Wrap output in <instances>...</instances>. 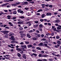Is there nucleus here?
<instances>
[{"mask_svg": "<svg viewBox=\"0 0 61 61\" xmlns=\"http://www.w3.org/2000/svg\"><path fill=\"white\" fill-rule=\"evenodd\" d=\"M32 39L33 40H36L37 39V38L34 37L32 38Z\"/></svg>", "mask_w": 61, "mask_h": 61, "instance_id": "obj_17", "label": "nucleus"}, {"mask_svg": "<svg viewBox=\"0 0 61 61\" xmlns=\"http://www.w3.org/2000/svg\"><path fill=\"white\" fill-rule=\"evenodd\" d=\"M23 33V31H20V32L19 33L20 34H21V33Z\"/></svg>", "mask_w": 61, "mask_h": 61, "instance_id": "obj_57", "label": "nucleus"}, {"mask_svg": "<svg viewBox=\"0 0 61 61\" xmlns=\"http://www.w3.org/2000/svg\"><path fill=\"white\" fill-rule=\"evenodd\" d=\"M27 36L29 38H31V36L30 35V34L29 33H27Z\"/></svg>", "mask_w": 61, "mask_h": 61, "instance_id": "obj_5", "label": "nucleus"}, {"mask_svg": "<svg viewBox=\"0 0 61 61\" xmlns=\"http://www.w3.org/2000/svg\"><path fill=\"white\" fill-rule=\"evenodd\" d=\"M36 49H38V50H41L42 49L38 47H37L36 48Z\"/></svg>", "mask_w": 61, "mask_h": 61, "instance_id": "obj_12", "label": "nucleus"}, {"mask_svg": "<svg viewBox=\"0 0 61 61\" xmlns=\"http://www.w3.org/2000/svg\"><path fill=\"white\" fill-rule=\"evenodd\" d=\"M1 13H0L1 14V15H2V14H6V13H4L2 12L1 11Z\"/></svg>", "mask_w": 61, "mask_h": 61, "instance_id": "obj_36", "label": "nucleus"}, {"mask_svg": "<svg viewBox=\"0 0 61 61\" xmlns=\"http://www.w3.org/2000/svg\"><path fill=\"white\" fill-rule=\"evenodd\" d=\"M19 18H21V19H25V17H24V16H21Z\"/></svg>", "mask_w": 61, "mask_h": 61, "instance_id": "obj_7", "label": "nucleus"}, {"mask_svg": "<svg viewBox=\"0 0 61 61\" xmlns=\"http://www.w3.org/2000/svg\"><path fill=\"white\" fill-rule=\"evenodd\" d=\"M40 15V14L39 13H37L36 14V15Z\"/></svg>", "mask_w": 61, "mask_h": 61, "instance_id": "obj_42", "label": "nucleus"}, {"mask_svg": "<svg viewBox=\"0 0 61 61\" xmlns=\"http://www.w3.org/2000/svg\"><path fill=\"white\" fill-rule=\"evenodd\" d=\"M24 48H26L27 47H26V45H24Z\"/></svg>", "mask_w": 61, "mask_h": 61, "instance_id": "obj_45", "label": "nucleus"}, {"mask_svg": "<svg viewBox=\"0 0 61 61\" xmlns=\"http://www.w3.org/2000/svg\"><path fill=\"white\" fill-rule=\"evenodd\" d=\"M10 45L11 46H12V47L14 46V45H13V44H10Z\"/></svg>", "mask_w": 61, "mask_h": 61, "instance_id": "obj_62", "label": "nucleus"}, {"mask_svg": "<svg viewBox=\"0 0 61 61\" xmlns=\"http://www.w3.org/2000/svg\"><path fill=\"white\" fill-rule=\"evenodd\" d=\"M41 5H42V7L43 8H44L45 7V4H42Z\"/></svg>", "mask_w": 61, "mask_h": 61, "instance_id": "obj_22", "label": "nucleus"}, {"mask_svg": "<svg viewBox=\"0 0 61 61\" xmlns=\"http://www.w3.org/2000/svg\"><path fill=\"white\" fill-rule=\"evenodd\" d=\"M21 11V9H19V10H18L17 11L19 13H20V12Z\"/></svg>", "mask_w": 61, "mask_h": 61, "instance_id": "obj_33", "label": "nucleus"}, {"mask_svg": "<svg viewBox=\"0 0 61 61\" xmlns=\"http://www.w3.org/2000/svg\"><path fill=\"white\" fill-rule=\"evenodd\" d=\"M17 55L18 57H21V55L19 53H17Z\"/></svg>", "mask_w": 61, "mask_h": 61, "instance_id": "obj_14", "label": "nucleus"}, {"mask_svg": "<svg viewBox=\"0 0 61 61\" xmlns=\"http://www.w3.org/2000/svg\"><path fill=\"white\" fill-rule=\"evenodd\" d=\"M60 22V20H57L55 21V23H59Z\"/></svg>", "mask_w": 61, "mask_h": 61, "instance_id": "obj_11", "label": "nucleus"}, {"mask_svg": "<svg viewBox=\"0 0 61 61\" xmlns=\"http://www.w3.org/2000/svg\"><path fill=\"white\" fill-rule=\"evenodd\" d=\"M54 47H56V48H57L58 47V46L57 45H55L54 46Z\"/></svg>", "mask_w": 61, "mask_h": 61, "instance_id": "obj_56", "label": "nucleus"}, {"mask_svg": "<svg viewBox=\"0 0 61 61\" xmlns=\"http://www.w3.org/2000/svg\"><path fill=\"white\" fill-rule=\"evenodd\" d=\"M14 38V36H11V38H10V39L11 40H12V41H15V39Z\"/></svg>", "mask_w": 61, "mask_h": 61, "instance_id": "obj_1", "label": "nucleus"}, {"mask_svg": "<svg viewBox=\"0 0 61 61\" xmlns=\"http://www.w3.org/2000/svg\"><path fill=\"white\" fill-rule=\"evenodd\" d=\"M13 13V14H16V13H17L16 12V11H14Z\"/></svg>", "mask_w": 61, "mask_h": 61, "instance_id": "obj_32", "label": "nucleus"}, {"mask_svg": "<svg viewBox=\"0 0 61 61\" xmlns=\"http://www.w3.org/2000/svg\"><path fill=\"white\" fill-rule=\"evenodd\" d=\"M56 28H55L53 29V30L54 31H56Z\"/></svg>", "mask_w": 61, "mask_h": 61, "instance_id": "obj_50", "label": "nucleus"}, {"mask_svg": "<svg viewBox=\"0 0 61 61\" xmlns=\"http://www.w3.org/2000/svg\"><path fill=\"white\" fill-rule=\"evenodd\" d=\"M41 36L42 37H43L44 36V34H42L41 35Z\"/></svg>", "mask_w": 61, "mask_h": 61, "instance_id": "obj_49", "label": "nucleus"}, {"mask_svg": "<svg viewBox=\"0 0 61 61\" xmlns=\"http://www.w3.org/2000/svg\"><path fill=\"white\" fill-rule=\"evenodd\" d=\"M52 5H50L49 6V7H52Z\"/></svg>", "mask_w": 61, "mask_h": 61, "instance_id": "obj_64", "label": "nucleus"}, {"mask_svg": "<svg viewBox=\"0 0 61 61\" xmlns=\"http://www.w3.org/2000/svg\"><path fill=\"white\" fill-rule=\"evenodd\" d=\"M46 16V15L44 14H42L41 15V17L42 18H44V17Z\"/></svg>", "mask_w": 61, "mask_h": 61, "instance_id": "obj_18", "label": "nucleus"}, {"mask_svg": "<svg viewBox=\"0 0 61 61\" xmlns=\"http://www.w3.org/2000/svg\"><path fill=\"white\" fill-rule=\"evenodd\" d=\"M57 29H58L59 30H60V29H61V28L59 27H57Z\"/></svg>", "mask_w": 61, "mask_h": 61, "instance_id": "obj_25", "label": "nucleus"}, {"mask_svg": "<svg viewBox=\"0 0 61 61\" xmlns=\"http://www.w3.org/2000/svg\"><path fill=\"white\" fill-rule=\"evenodd\" d=\"M33 30H30V31H29L28 32L30 33H32V32H33Z\"/></svg>", "mask_w": 61, "mask_h": 61, "instance_id": "obj_28", "label": "nucleus"}, {"mask_svg": "<svg viewBox=\"0 0 61 61\" xmlns=\"http://www.w3.org/2000/svg\"><path fill=\"white\" fill-rule=\"evenodd\" d=\"M34 26L35 28H36V27L38 26V25H34Z\"/></svg>", "mask_w": 61, "mask_h": 61, "instance_id": "obj_21", "label": "nucleus"}, {"mask_svg": "<svg viewBox=\"0 0 61 61\" xmlns=\"http://www.w3.org/2000/svg\"><path fill=\"white\" fill-rule=\"evenodd\" d=\"M16 49L17 51H22V50L19 48H17Z\"/></svg>", "mask_w": 61, "mask_h": 61, "instance_id": "obj_10", "label": "nucleus"}, {"mask_svg": "<svg viewBox=\"0 0 61 61\" xmlns=\"http://www.w3.org/2000/svg\"><path fill=\"white\" fill-rule=\"evenodd\" d=\"M38 56L39 57H42V54H40Z\"/></svg>", "mask_w": 61, "mask_h": 61, "instance_id": "obj_34", "label": "nucleus"}, {"mask_svg": "<svg viewBox=\"0 0 61 61\" xmlns=\"http://www.w3.org/2000/svg\"><path fill=\"white\" fill-rule=\"evenodd\" d=\"M52 55H53V56H55V55H56V54L53 52L52 53Z\"/></svg>", "mask_w": 61, "mask_h": 61, "instance_id": "obj_59", "label": "nucleus"}, {"mask_svg": "<svg viewBox=\"0 0 61 61\" xmlns=\"http://www.w3.org/2000/svg\"><path fill=\"white\" fill-rule=\"evenodd\" d=\"M25 43L26 45H27L28 44H29V42L28 41H25Z\"/></svg>", "mask_w": 61, "mask_h": 61, "instance_id": "obj_24", "label": "nucleus"}, {"mask_svg": "<svg viewBox=\"0 0 61 61\" xmlns=\"http://www.w3.org/2000/svg\"><path fill=\"white\" fill-rule=\"evenodd\" d=\"M15 4L17 5H19V4H20V2L16 3Z\"/></svg>", "mask_w": 61, "mask_h": 61, "instance_id": "obj_44", "label": "nucleus"}, {"mask_svg": "<svg viewBox=\"0 0 61 61\" xmlns=\"http://www.w3.org/2000/svg\"><path fill=\"white\" fill-rule=\"evenodd\" d=\"M39 27L40 28H43V25L42 24H40L39 25Z\"/></svg>", "mask_w": 61, "mask_h": 61, "instance_id": "obj_19", "label": "nucleus"}, {"mask_svg": "<svg viewBox=\"0 0 61 61\" xmlns=\"http://www.w3.org/2000/svg\"><path fill=\"white\" fill-rule=\"evenodd\" d=\"M20 47H21L22 48H24V45H21Z\"/></svg>", "mask_w": 61, "mask_h": 61, "instance_id": "obj_48", "label": "nucleus"}, {"mask_svg": "<svg viewBox=\"0 0 61 61\" xmlns=\"http://www.w3.org/2000/svg\"><path fill=\"white\" fill-rule=\"evenodd\" d=\"M23 22L22 21H20L18 22V24H20V25H21L22 23Z\"/></svg>", "mask_w": 61, "mask_h": 61, "instance_id": "obj_15", "label": "nucleus"}, {"mask_svg": "<svg viewBox=\"0 0 61 61\" xmlns=\"http://www.w3.org/2000/svg\"><path fill=\"white\" fill-rule=\"evenodd\" d=\"M24 4L26 5H27V4H28V2L26 1L24 2Z\"/></svg>", "mask_w": 61, "mask_h": 61, "instance_id": "obj_26", "label": "nucleus"}, {"mask_svg": "<svg viewBox=\"0 0 61 61\" xmlns=\"http://www.w3.org/2000/svg\"><path fill=\"white\" fill-rule=\"evenodd\" d=\"M25 59H26V56H25V55H23L22 56Z\"/></svg>", "mask_w": 61, "mask_h": 61, "instance_id": "obj_20", "label": "nucleus"}, {"mask_svg": "<svg viewBox=\"0 0 61 61\" xmlns=\"http://www.w3.org/2000/svg\"><path fill=\"white\" fill-rule=\"evenodd\" d=\"M48 24L49 25H51V24L50 23H48Z\"/></svg>", "mask_w": 61, "mask_h": 61, "instance_id": "obj_63", "label": "nucleus"}, {"mask_svg": "<svg viewBox=\"0 0 61 61\" xmlns=\"http://www.w3.org/2000/svg\"><path fill=\"white\" fill-rule=\"evenodd\" d=\"M20 45H24V42H21L20 43Z\"/></svg>", "mask_w": 61, "mask_h": 61, "instance_id": "obj_35", "label": "nucleus"}, {"mask_svg": "<svg viewBox=\"0 0 61 61\" xmlns=\"http://www.w3.org/2000/svg\"><path fill=\"white\" fill-rule=\"evenodd\" d=\"M32 0H27L26 1H28V2H30V1H32Z\"/></svg>", "mask_w": 61, "mask_h": 61, "instance_id": "obj_51", "label": "nucleus"}, {"mask_svg": "<svg viewBox=\"0 0 61 61\" xmlns=\"http://www.w3.org/2000/svg\"><path fill=\"white\" fill-rule=\"evenodd\" d=\"M5 28H7V29H9L10 28L9 27L7 26H6V27H5Z\"/></svg>", "mask_w": 61, "mask_h": 61, "instance_id": "obj_53", "label": "nucleus"}, {"mask_svg": "<svg viewBox=\"0 0 61 61\" xmlns=\"http://www.w3.org/2000/svg\"><path fill=\"white\" fill-rule=\"evenodd\" d=\"M4 11L5 12H8V11L7 10H4Z\"/></svg>", "mask_w": 61, "mask_h": 61, "instance_id": "obj_54", "label": "nucleus"}, {"mask_svg": "<svg viewBox=\"0 0 61 61\" xmlns=\"http://www.w3.org/2000/svg\"><path fill=\"white\" fill-rule=\"evenodd\" d=\"M60 56V55H59V54H58L55 56H58H58Z\"/></svg>", "mask_w": 61, "mask_h": 61, "instance_id": "obj_55", "label": "nucleus"}, {"mask_svg": "<svg viewBox=\"0 0 61 61\" xmlns=\"http://www.w3.org/2000/svg\"><path fill=\"white\" fill-rule=\"evenodd\" d=\"M39 30H40V31H42V28H39Z\"/></svg>", "mask_w": 61, "mask_h": 61, "instance_id": "obj_41", "label": "nucleus"}, {"mask_svg": "<svg viewBox=\"0 0 61 61\" xmlns=\"http://www.w3.org/2000/svg\"><path fill=\"white\" fill-rule=\"evenodd\" d=\"M33 55H34V56H37V55L35 53H33L32 54H31V56H33Z\"/></svg>", "mask_w": 61, "mask_h": 61, "instance_id": "obj_6", "label": "nucleus"}, {"mask_svg": "<svg viewBox=\"0 0 61 61\" xmlns=\"http://www.w3.org/2000/svg\"><path fill=\"white\" fill-rule=\"evenodd\" d=\"M30 3H32V4H34V1L32 2V1H30Z\"/></svg>", "mask_w": 61, "mask_h": 61, "instance_id": "obj_52", "label": "nucleus"}, {"mask_svg": "<svg viewBox=\"0 0 61 61\" xmlns=\"http://www.w3.org/2000/svg\"><path fill=\"white\" fill-rule=\"evenodd\" d=\"M7 19H10L11 18V16L9 15H8L7 16Z\"/></svg>", "mask_w": 61, "mask_h": 61, "instance_id": "obj_13", "label": "nucleus"}, {"mask_svg": "<svg viewBox=\"0 0 61 61\" xmlns=\"http://www.w3.org/2000/svg\"><path fill=\"white\" fill-rule=\"evenodd\" d=\"M43 11L42 10H41V9L39 10H38L37 12H40V11Z\"/></svg>", "mask_w": 61, "mask_h": 61, "instance_id": "obj_27", "label": "nucleus"}, {"mask_svg": "<svg viewBox=\"0 0 61 61\" xmlns=\"http://www.w3.org/2000/svg\"><path fill=\"white\" fill-rule=\"evenodd\" d=\"M28 28V27L27 26H25L24 27V29H27V28Z\"/></svg>", "mask_w": 61, "mask_h": 61, "instance_id": "obj_40", "label": "nucleus"}, {"mask_svg": "<svg viewBox=\"0 0 61 61\" xmlns=\"http://www.w3.org/2000/svg\"><path fill=\"white\" fill-rule=\"evenodd\" d=\"M36 36H38V37H39L41 36V35L39 34H37L36 35Z\"/></svg>", "mask_w": 61, "mask_h": 61, "instance_id": "obj_16", "label": "nucleus"}, {"mask_svg": "<svg viewBox=\"0 0 61 61\" xmlns=\"http://www.w3.org/2000/svg\"><path fill=\"white\" fill-rule=\"evenodd\" d=\"M7 33H9V31H7L6 30L4 31V34H7Z\"/></svg>", "mask_w": 61, "mask_h": 61, "instance_id": "obj_8", "label": "nucleus"}, {"mask_svg": "<svg viewBox=\"0 0 61 61\" xmlns=\"http://www.w3.org/2000/svg\"><path fill=\"white\" fill-rule=\"evenodd\" d=\"M19 29L20 30H22L23 29V28L22 27H20L19 28Z\"/></svg>", "mask_w": 61, "mask_h": 61, "instance_id": "obj_37", "label": "nucleus"}, {"mask_svg": "<svg viewBox=\"0 0 61 61\" xmlns=\"http://www.w3.org/2000/svg\"><path fill=\"white\" fill-rule=\"evenodd\" d=\"M35 23L36 24H37V23H38V21H35Z\"/></svg>", "mask_w": 61, "mask_h": 61, "instance_id": "obj_46", "label": "nucleus"}, {"mask_svg": "<svg viewBox=\"0 0 61 61\" xmlns=\"http://www.w3.org/2000/svg\"><path fill=\"white\" fill-rule=\"evenodd\" d=\"M31 23V22H30V21H29L28 22H27V23H25V24H29L28 25L29 26H31V23Z\"/></svg>", "mask_w": 61, "mask_h": 61, "instance_id": "obj_2", "label": "nucleus"}, {"mask_svg": "<svg viewBox=\"0 0 61 61\" xmlns=\"http://www.w3.org/2000/svg\"><path fill=\"white\" fill-rule=\"evenodd\" d=\"M50 35V34L48 33H47V34H46V36H48V35Z\"/></svg>", "mask_w": 61, "mask_h": 61, "instance_id": "obj_43", "label": "nucleus"}, {"mask_svg": "<svg viewBox=\"0 0 61 61\" xmlns=\"http://www.w3.org/2000/svg\"><path fill=\"white\" fill-rule=\"evenodd\" d=\"M46 15H47V16L51 15H52V14H51V13L50 12H48L46 13Z\"/></svg>", "mask_w": 61, "mask_h": 61, "instance_id": "obj_3", "label": "nucleus"}, {"mask_svg": "<svg viewBox=\"0 0 61 61\" xmlns=\"http://www.w3.org/2000/svg\"><path fill=\"white\" fill-rule=\"evenodd\" d=\"M11 5H12V6H15L16 5V4H12Z\"/></svg>", "mask_w": 61, "mask_h": 61, "instance_id": "obj_39", "label": "nucleus"}, {"mask_svg": "<svg viewBox=\"0 0 61 61\" xmlns=\"http://www.w3.org/2000/svg\"><path fill=\"white\" fill-rule=\"evenodd\" d=\"M55 28V26H52V29H54Z\"/></svg>", "mask_w": 61, "mask_h": 61, "instance_id": "obj_60", "label": "nucleus"}, {"mask_svg": "<svg viewBox=\"0 0 61 61\" xmlns=\"http://www.w3.org/2000/svg\"><path fill=\"white\" fill-rule=\"evenodd\" d=\"M38 45L39 46H43V43H41L39 44Z\"/></svg>", "mask_w": 61, "mask_h": 61, "instance_id": "obj_4", "label": "nucleus"}, {"mask_svg": "<svg viewBox=\"0 0 61 61\" xmlns=\"http://www.w3.org/2000/svg\"><path fill=\"white\" fill-rule=\"evenodd\" d=\"M57 43V44H61V42L59 41H58Z\"/></svg>", "mask_w": 61, "mask_h": 61, "instance_id": "obj_29", "label": "nucleus"}, {"mask_svg": "<svg viewBox=\"0 0 61 61\" xmlns=\"http://www.w3.org/2000/svg\"><path fill=\"white\" fill-rule=\"evenodd\" d=\"M43 20H44V21H47V19H44Z\"/></svg>", "mask_w": 61, "mask_h": 61, "instance_id": "obj_58", "label": "nucleus"}, {"mask_svg": "<svg viewBox=\"0 0 61 61\" xmlns=\"http://www.w3.org/2000/svg\"><path fill=\"white\" fill-rule=\"evenodd\" d=\"M20 13L21 14H24V12L23 11H22V10H21Z\"/></svg>", "mask_w": 61, "mask_h": 61, "instance_id": "obj_31", "label": "nucleus"}, {"mask_svg": "<svg viewBox=\"0 0 61 61\" xmlns=\"http://www.w3.org/2000/svg\"><path fill=\"white\" fill-rule=\"evenodd\" d=\"M56 38L57 39H59V38H60V37L59 36L57 35L56 36Z\"/></svg>", "mask_w": 61, "mask_h": 61, "instance_id": "obj_23", "label": "nucleus"}, {"mask_svg": "<svg viewBox=\"0 0 61 61\" xmlns=\"http://www.w3.org/2000/svg\"><path fill=\"white\" fill-rule=\"evenodd\" d=\"M40 20L41 22H43V21H44V20L43 19H40Z\"/></svg>", "mask_w": 61, "mask_h": 61, "instance_id": "obj_38", "label": "nucleus"}, {"mask_svg": "<svg viewBox=\"0 0 61 61\" xmlns=\"http://www.w3.org/2000/svg\"><path fill=\"white\" fill-rule=\"evenodd\" d=\"M37 61H42V60L40 59H38L37 60Z\"/></svg>", "mask_w": 61, "mask_h": 61, "instance_id": "obj_47", "label": "nucleus"}, {"mask_svg": "<svg viewBox=\"0 0 61 61\" xmlns=\"http://www.w3.org/2000/svg\"><path fill=\"white\" fill-rule=\"evenodd\" d=\"M44 46H47V44H44Z\"/></svg>", "mask_w": 61, "mask_h": 61, "instance_id": "obj_61", "label": "nucleus"}, {"mask_svg": "<svg viewBox=\"0 0 61 61\" xmlns=\"http://www.w3.org/2000/svg\"><path fill=\"white\" fill-rule=\"evenodd\" d=\"M42 57H47V56L46 55H42Z\"/></svg>", "mask_w": 61, "mask_h": 61, "instance_id": "obj_30", "label": "nucleus"}, {"mask_svg": "<svg viewBox=\"0 0 61 61\" xmlns=\"http://www.w3.org/2000/svg\"><path fill=\"white\" fill-rule=\"evenodd\" d=\"M27 47L28 48H30V47H32V45H28Z\"/></svg>", "mask_w": 61, "mask_h": 61, "instance_id": "obj_9", "label": "nucleus"}]
</instances>
